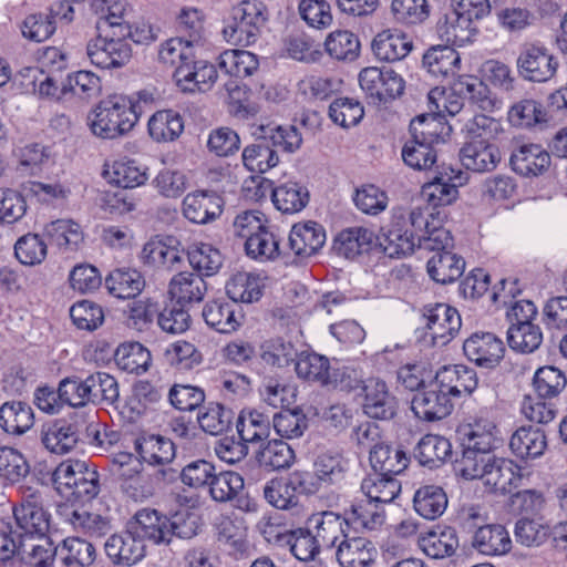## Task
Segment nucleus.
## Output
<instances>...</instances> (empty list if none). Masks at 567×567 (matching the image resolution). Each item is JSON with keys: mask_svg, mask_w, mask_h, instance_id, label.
<instances>
[{"mask_svg": "<svg viewBox=\"0 0 567 567\" xmlns=\"http://www.w3.org/2000/svg\"><path fill=\"white\" fill-rule=\"evenodd\" d=\"M429 110L433 114L431 118L454 116L464 107V100L476 105L483 112H493L496 101L491 96L488 87L476 76L462 75L454 81L452 87L446 91L441 87L432 89L427 94Z\"/></svg>", "mask_w": 567, "mask_h": 567, "instance_id": "f257e3e1", "label": "nucleus"}, {"mask_svg": "<svg viewBox=\"0 0 567 567\" xmlns=\"http://www.w3.org/2000/svg\"><path fill=\"white\" fill-rule=\"evenodd\" d=\"M451 128L435 118L425 115L412 120L410 132L412 138L402 148V159L415 171H429L437 163V153L434 146L444 142V134Z\"/></svg>", "mask_w": 567, "mask_h": 567, "instance_id": "f03ea898", "label": "nucleus"}, {"mask_svg": "<svg viewBox=\"0 0 567 567\" xmlns=\"http://www.w3.org/2000/svg\"><path fill=\"white\" fill-rule=\"evenodd\" d=\"M138 105L133 97L112 95L100 102L89 115L91 132L101 138L114 140L126 135L138 122Z\"/></svg>", "mask_w": 567, "mask_h": 567, "instance_id": "7ed1b4c3", "label": "nucleus"}, {"mask_svg": "<svg viewBox=\"0 0 567 567\" xmlns=\"http://www.w3.org/2000/svg\"><path fill=\"white\" fill-rule=\"evenodd\" d=\"M426 208L414 206L410 209L395 207L384 234L383 249L391 258L411 255L419 247V230L425 223Z\"/></svg>", "mask_w": 567, "mask_h": 567, "instance_id": "20e7f679", "label": "nucleus"}, {"mask_svg": "<svg viewBox=\"0 0 567 567\" xmlns=\"http://www.w3.org/2000/svg\"><path fill=\"white\" fill-rule=\"evenodd\" d=\"M461 475L466 480H481L488 492L501 495L512 494L525 480L524 471L516 462L495 455H488Z\"/></svg>", "mask_w": 567, "mask_h": 567, "instance_id": "39448f33", "label": "nucleus"}, {"mask_svg": "<svg viewBox=\"0 0 567 567\" xmlns=\"http://www.w3.org/2000/svg\"><path fill=\"white\" fill-rule=\"evenodd\" d=\"M495 424L483 417L474 419L473 422L461 425L457 429V439L462 447V456L457 461L460 473L476 467V463L491 455L495 447Z\"/></svg>", "mask_w": 567, "mask_h": 567, "instance_id": "423d86ee", "label": "nucleus"}, {"mask_svg": "<svg viewBox=\"0 0 567 567\" xmlns=\"http://www.w3.org/2000/svg\"><path fill=\"white\" fill-rule=\"evenodd\" d=\"M131 39L140 43L141 39L133 37L107 35L99 32V35L89 41L86 54L91 63L100 69H118L124 66L132 58Z\"/></svg>", "mask_w": 567, "mask_h": 567, "instance_id": "0eeeda50", "label": "nucleus"}, {"mask_svg": "<svg viewBox=\"0 0 567 567\" xmlns=\"http://www.w3.org/2000/svg\"><path fill=\"white\" fill-rule=\"evenodd\" d=\"M359 84L374 104L390 102L400 96L405 87L403 78L391 68L369 66L359 73Z\"/></svg>", "mask_w": 567, "mask_h": 567, "instance_id": "6e6552de", "label": "nucleus"}, {"mask_svg": "<svg viewBox=\"0 0 567 567\" xmlns=\"http://www.w3.org/2000/svg\"><path fill=\"white\" fill-rule=\"evenodd\" d=\"M518 73L527 81L544 83L551 80L559 62L554 53L544 44L526 43L517 58Z\"/></svg>", "mask_w": 567, "mask_h": 567, "instance_id": "1a4fd4ad", "label": "nucleus"}, {"mask_svg": "<svg viewBox=\"0 0 567 567\" xmlns=\"http://www.w3.org/2000/svg\"><path fill=\"white\" fill-rule=\"evenodd\" d=\"M422 311L426 333L434 346H445L461 329L458 311L446 303L426 305Z\"/></svg>", "mask_w": 567, "mask_h": 567, "instance_id": "9d476101", "label": "nucleus"}, {"mask_svg": "<svg viewBox=\"0 0 567 567\" xmlns=\"http://www.w3.org/2000/svg\"><path fill=\"white\" fill-rule=\"evenodd\" d=\"M13 515L21 530L20 538L47 536L50 527V514L44 509L39 493L24 496L22 503L14 507Z\"/></svg>", "mask_w": 567, "mask_h": 567, "instance_id": "9b49d317", "label": "nucleus"}, {"mask_svg": "<svg viewBox=\"0 0 567 567\" xmlns=\"http://www.w3.org/2000/svg\"><path fill=\"white\" fill-rule=\"evenodd\" d=\"M465 357L477 367L493 369L504 358L505 346L492 332H474L463 343Z\"/></svg>", "mask_w": 567, "mask_h": 567, "instance_id": "f8f14e48", "label": "nucleus"}, {"mask_svg": "<svg viewBox=\"0 0 567 567\" xmlns=\"http://www.w3.org/2000/svg\"><path fill=\"white\" fill-rule=\"evenodd\" d=\"M411 409L421 420L436 421L451 414L453 403L451 396L440 388L434 379L429 386L423 388L413 395Z\"/></svg>", "mask_w": 567, "mask_h": 567, "instance_id": "ddd939ff", "label": "nucleus"}, {"mask_svg": "<svg viewBox=\"0 0 567 567\" xmlns=\"http://www.w3.org/2000/svg\"><path fill=\"white\" fill-rule=\"evenodd\" d=\"M223 206V198L215 192L196 190L188 193L184 197L182 213L188 221L206 225L220 217Z\"/></svg>", "mask_w": 567, "mask_h": 567, "instance_id": "4468645a", "label": "nucleus"}, {"mask_svg": "<svg viewBox=\"0 0 567 567\" xmlns=\"http://www.w3.org/2000/svg\"><path fill=\"white\" fill-rule=\"evenodd\" d=\"M104 549L114 565L123 567L134 566L145 557L144 540L138 538L132 528L111 535L104 544Z\"/></svg>", "mask_w": 567, "mask_h": 567, "instance_id": "2eb2a0df", "label": "nucleus"}, {"mask_svg": "<svg viewBox=\"0 0 567 567\" xmlns=\"http://www.w3.org/2000/svg\"><path fill=\"white\" fill-rule=\"evenodd\" d=\"M462 165L476 173L491 172L501 162V152L494 141L468 140L460 150Z\"/></svg>", "mask_w": 567, "mask_h": 567, "instance_id": "dca6fc26", "label": "nucleus"}, {"mask_svg": "<svg viewBox=\"0 0 567 567\" xmlns=\"http://www.w3.org/2000/svg\"><path fill=\"white\" fill-rule=\"evenodd\" d=\"M56 514L73 530L90 537H102L110 530V522L105 517L90 513L73 504H60Z\"/></svg>", "mask_w": 567, "mask_h": 567, "instance_id": "f3484780", "label": "nucleus"}, {"mask_svg": "<svg viewBox=\"0 0 567 567\" xmlns=\"http://www.w3.org/2000/svg\"><path fill=\"white\" fill-rule=\"evenodd\" d=\"M451 399L472 394L478 386V377L473 368L464 364L445 365L434 378Z\"/></svg>", "mask_w": 567, "mask_h": 567, "instance_id": "a211bd4d", "label": "nucleus"}, {"mask_svg": "<svg viewBox=\"0 0 567 567\" xmlns=\"http://www.w3.org/2000/svg\"><path fill=\"white\" fill-rule=\"evenodd\" d=\"M364 413L375 420H391L396 414L398 401L384 381L370 379L364 385Z\"/></svg>", "mask_w": 567, "mask_h": 567, "instance_id": "6ab92c4d", "label": "nucleus"}, {"mask_svg": "<svg viewBox=\"0 0 567 567\" xmlns=\"http://www.w3.org/2000/svg\"><path fill=\"white\" fill-rule=\"evenodd\" d=\"M97 32L116 37H133L132 27L127 21L128 6L123 0H102L96 8Z\"/></svg>", "mask_w": 567, "mask_h": 567, "instance_id": "aec40b11", "label": "nucleus"}, {"mask_svg": "<svg viewBox=\"0 0 567 567\" xmlns=\"http://www.w3.org/2000/svg\"><path fill=\"white\" fill-rule=\"evenodd\" d=\"M336 558L341 567H368L377 556L371 540L347 534L336 546Z\"/></svg>", "mask_w": 567, "mask_h": 567, "instance_id": "412c9836", "label": "nucleus"}, {"mask_svg": "<svg viewBox=\"0 0 567 567\" xmlns=\"http://www.w3.org/2000/svg\"><path fill=\"white\" fill-rule=\"evenodd\" d=\"M40 440L49 452L63 455L76 446L79 433L74 424L65 420H55L42 424Z\"/></svg>", "mask_w": 567, "mask_h": 567, "instance_id": "4be33fe9", "label": "nucleus"}, {"mask_svg": "<svg viewBox=\"0 0 567 567\" xmlns=\"http://www.w3.org/2000/svg\"><path fill=\"white\" fill-rule=\"evenodd\" d=\"M344 526H349L346 517L326 511L312 514L308 518V527L320 546L332 548L347 535Z\"/></svg>", "mask_w": 567, "mask_h": 567, "instance_id": "5701e85b", "label": "nucleus"}, {"mask_svg": "<svg viewBox=\"0 0 567 567\" xmlns=\"http://www.w3.org/2000/svg\"><path fill=\"white\" fill-rule=\"evenodd\" d=\"M270 532L264 529L265 535L268 540L271 537H275L277 543L281 546L289 547L290 553L300 561H309L315 559V557L319 554L320 545L316 540V537L312 535L311 530L298 528L296 530H286L285 533H277L272 535V525H268Z\"/></svg>", "mask_w": 567, "mask_h": 567, "instance_id": "b1692460", "label": "nucleus"}, {"mask_svg": "<svg viewBox=\"0 0 567 567\" xmlns=\"http://www.w3.org/2000/svg\"><path fill=\"white\" fill-rule=\"evenodd\" d=\"M371 48L378 60L395 62L409 55L413 41L403 32L384 30L374 37Z\"/></svg>", "mask_w": 567, "mask_h": 567, "instance_id": "393cba45", "label": "nucleus"}, {"mask_svg": "<svg viewBox=\"0 0 567 567\" xmlns=\"http://www.w3.org/2000/svg\"><path fill=\"white\" fill-rule=\"evenodd\" d=\"M58 546L48 536L21 537L19 559L29 567H54Z\"/></svg>", "mask_w": 567, "mask_h": 567, "instance_id": "a878e982", "label": "nucleus"}, {"mask_svg": "<svg viewBox=\"0 0 567 567\" xmlns=\"http://www.w3.org/2000/svg\"><path fill=\"white\" fill-rule=\"evenodd\" d=\"M326 243L324 228L316 221L296 224L289 234V246L299 257L315 255Z\"/></svg>", "mask_w": 567, "mask_h": 567, "instance_id": "bb28decb", "label": "nucleus"}, {"mask_svg": "<svg viewBox=\"0 0 567 567\" xmlns=\"http://www.w3.org/2000/svg\"><path fill=\"white\" fill-rule=\"evenodd\" d=\"M207 292L204 278L195 272L181 271L172 277L168 284V295L179 306L200 302Z\"/></svg>", "mask_w": 567, "mask_h": 567, "instance_id": "cd10ccee", "label": "nucleus"}, {"mask_svg": "<svg viewBox=\"0 0 567 567\" xmlns=\"http://www.w3.org/2000/svg\"><path fill=\"white\" fill-rule=\"evenodd\" d=\"M134 447L140 458L152 466H165L175 457L174 443L162 435H142L135 440Z\"/></svg>", "mask_w": 567, "mask_h": 567, "instance_id": "c85d7f7f", "label": "nucleus"}, {"mask_svg": "<svg viewBox=\"0 0 567 567\" xmlns=\"http://www.w3.org/2000/svg\"><path fill=\"white\" fill-rule=\"evenodd\" d=\"M217 76L213 64L194 59L192 64L179 68L176 74V84L184 92H206L212 89Z\"/></svg>", "mask_w": 567, "mask_h": 567, "instance_id": "c756f323", "label": "nucleus"}, {"mask_svg": "<svg viewBox=\"0 0 567 567\" xmlns=\"http://www.w3.org/2000/svg\"><path fill=\"white\" fill-rule=\"evenodd\" d=\"M511 165L522 176H538L549 168L550 155L540 145L526 144L512 154Z\"/></svg>", "mask_w": 567, "mask_h": 567, "instance_id": "7c9ffc66", "label": "nucleus"}, {"mask_svg": "<svg viewBox=\"0 0 567 567\" xmlns=\"http://www.w3.org/2000/svg\"><path fill=\"white\" fill-rule=\"evenodd\" d=\"M141 539L154 544H168L169 518L156 509L143 508L135 514V523L131 527Z\"/></svg>", "mask_w": 567, "mask_h": 567, "instance_id": "2f4dec72", "label": "nucleus"}, {"mask_svg": "<svg viewBox=\"0 0 567 567\" xmlns=\"http://www.w3.org/2000/svg\"><path fill=\"white\" fill-rule=\"evenodd\" d=\"M254 135L266 140L274 150L288 154L297 152L302 144L301 133L293 125L261 124L257 126Z\"/></svg>", "mask_w": 567, "mask_h": 567, "instance_id": "473e14b6", "label": "nucleus"}, {"mask_svg": "<svg viewBox=\"0 0 567 567\" xmlns=\"http://www.w3.org/2000/svg\"><path fill=\"white\" fill-rule=\"evenodd\" d=\"M439 168V166H436ZM453 176L446 172L435 169L433 178L422 186L421 198L429 207L436 208L440 206L451 205L457 198V187L452 184Z\"/></svg>", "mask_w": 567, "mask_h": 567, "instance_id": "72a5a7b5", "label": "nucleus"}, {"mask_svg": "<svg viewBox=\"0 0 567 567\" xmlns=\"http://www.w3.org/2000/svg\"><path fill=\"white\" fill-rule=\"evenodd\" d=\"M473 546L484 555L499 556L512 548V539L503 525L480 526L473 537Z\"/></svg>", "mask_w": 567, "mask_h": 567, "instance_id": "f704fd0d", "label": "nucleus"}, {"mask_svg": "<svg viewBox=\"0 0 567 567\" xmlns=\"http://www.w3.org/2000/svg\"><path fill=\"white\" fill-rule=\"evenodd\" d=\"M34 424L32 408L22 401H8L0 406V427L10 435H22Z\"/></svg>", "mask_w": 567, "mask_h": 567, "instance_id": "c9c22d12", "label": "nucleus"}, {"mask_svg": "<svg viewBox=\"0 0 567 567\" xmlns=\"http://www.w3.org/2000/svg\"><path fill=\"white\" fill-rule=\"evenodd\" d=\"M546 447L547 439L544 431L533 426L517 429L509 440L511 451L523 460L542 456Z\"/></svg>", "mask_w": 567, "mask_h": 567, "instance_id": "e433bc0d", "label": "nucleus"}, {"mask_svg": "<svg viewBox=\"0 0 567 567\" xmlns=\"http://www.w3.org/2000/svg\"><path fill=\"white\" fill-rule=\"evenodd\" d=\"M346 515L349 525L368 530L379 529L385 522L383 506L367 496L353 502Z\"/></svg>", "mask_w": 567, "mask_h": 567, "instance_id": "4c0bfd02", "label": "nucleus"}, {"mask_svg": "<svg viewBox=\"0 0 567 567\" xmlns=\"http://www.w3.org/2000/svg\"><path fill=\"white\" fill-rule=\"evenodd\" d=\"M373 243V233L364 227H350L341 230L334 238L333 251L348 259L367 252Z\"/></svg>", "mask_w": 567, "mask_h": 567, "instance_id": "58836bf2", "label": "nucleus"}, {"mask_svg": "<svg viewBox=\"0 0 567 567\" xmlns=\"http://www.w3.org/2000/svg\"><path fill=\"white\" fill-rule=\"evenodd\" d=\"M417 544L426 556L442 559L455 554L458 548V537L453 527H444L419 537Z\"/></svg>", "mask_w": 567, "mask_h": 567, "instance_id": "ea45409f", "label": "nucleus"}, {"mask_svg": "<svg viewBox=\"0 0 567 567\" xmlns=\"http://www.w3.org/2000/svg\"><path fill=\"white\" fill-rule=\"evenodd\" d=\"M331 365L330 360L326 355L308 351L297 354L295 361V370L300 379L321 386H328L331 383L329 377Z\"/></svg>", "mask_w": 567, "mask_h": 567, "instance_id": "a19ab883", "label": "nucleus"}, {"mask_svg": "<svg viewBox=\"0 0 567 567\" xmlns=\"http://www.w3.org/2000/svg\"><path fill=\"white\" fill-rule=\"evenodd\" d=\"M439 35L447 43L464 47L472 42L477 34L473 22L461 17L455 11L444 14L436 24Z\"/></svg>", "mask_w": 567, "mask_h": 567, "instance_id": "79ce46f5", "label": "nucleus"}, {"mask_svg": "<svg viewBox=\"0 0 567 567\" xmlns=\"http://www.w3.org/2000/svg\"><path fill=\"white\" fill-rule=\"evenodd\" d=\"M423 66L435 78L454 75L460 69L461 58L451 45L431 47L423 54Z\"/></svg>", "mask_w": 567, "mask_h": 567, "instance_id": "37998d69", "label": "nucleus"}, {"mask_svg": "<svg viewBox=\"0 0 567 567\" xmlns=\"http://www.w3.org/2000/svg\"><path fill=\"white\" fill-rule=\"evenodd\" d=\"M58 555L66 567H89L96 558V550L89 540L70 536L58 545Z\"/></svg>", "mask_w": 567, "mask_h": 567, "instance_id": "c03bdc74", "label": "nucleus"}, {"mask_svg": "<svg viewBox=\"0 0 567 567\" xmlns=\"http://www.w3.org/2000/svg\"><path fill=\"white\" fill-rule=\"evenodd\" d=\"M309 198L307 187L293 181L280 184L271 193L275 207L284 214L301 212L309 203Z\"/></svg>", "mask_w": 567, "mask_h": 567, "instance_id": "a18cd8bd", "label": "nucleus"}, {"mask_svg": "<svg viewBox=\"0 0 567 567\" xmlns=\"http://www.w3.org/2000/svg\"><path fill=\"white\" fill-rule=\"evenodd\" d=\"M203 318L212 329L220 333H231L240 326L235 303L220 299L205 305Z\"/></svg>", "mask_w": 567, "mask_h": 567, "instance_id": "49530a36", "label": "nucleus"}, {"mask_svg": "<svg viewBox=\"0 0 567 567\" xmlns=\"http://www.w3.org/2000/svg\"><path fill=\"white\" fill-rule=\"evenodd\" d=\"M415 512L425 519L433 520L443 515L447 507V496L437 485L419 487L413 497Z\"/></svg>", "mask_w": 567, "mask_h": 567, "instance_id": "de8ad7c7", "label": "nucleus"}, {"mask_svg": "<svg viewBox=\"0 0 567 567\" xmlns=\"http://www.w3.org/2000/svg\"><path fill=\"white\" fill-rule=\"evenodd\" d=\"M464 269V259L451 251L435 254L426 264L429 276L442 285L451 284L458 279L463 275Z\"/></svg>", "mask_w": 567, "mask_h": 567, "instance_id": "09e8293b", "label": "nucleus"}, {"mask_svg": "<svg viewBox=\"0 0 567 567\" xmlns=\"http://www.w3.org/2000/svg\"><path fill=\"white\" fill-rule=\"evenodd\" d=\"M361 491L364 496L383 505L398 497L401 492V483L393 475L374 472L362 480Z\"/></svg>", "mask_w": 567, "mask_h": 567, "instance_id": "8fccbe9b", "label": "nucleus"}, {"mask_svg": "<svg viewBox=\"0 0 567 567\" xmlns=\"http://www.w3.org/2000/svg\"><path fill=\"white\" fill-rule=\"evenodd\" d=\"M105 287L118 299L135 298L144 289L145 280L135 269H115L106 277Z\"/></svg>", "mask_w": 567, "mask_h": 567, "instance_id": "3c124183", "label": "nucleus"}, {"mask_svg": "<svg viewBox=\"0 0 567 567\" xmlns=\"http://www.w3.org/2000/svg\"><path fill=\"white\" fill-rule=\"evenodd\" d=\"M369 460L374 472L393 476L401 474L410 463V458L402 449L384 442L370 452Z\"/></svg>", "mask_w": 567, "mask_h": 567, "instance_id": "603ef678", "label": "nucleus"}, {"mask_svg": "<svg viewBox=\"0 0 567 567\" xmlns=\"http://www.w3.org/2000/svg\"><path fill=\"white\" fill-rule=\"evenodd\" d=\"M270 419L257 410H243L238 415L236 429L239 437L246 443H257L270 434Z\"/></svg>", "mask_w": 567, "mask_h": 567, "instance_id": "864d4df0", "label": "nucleus"}, {"mask_svg": "<svg viewBox=\"0 0 567 567\" xmlns=\"http://www.w3.org/2000/svg\"><path fill=\"white\" fill-rule=\"evenodd\" d=\"M148 133L155 142H172L184 131L181 114L173 110H162L148 120Z\"/></svg>", "mask_w": 567, "mask_h": 567, "instance_id": "5fc2aeb1", "label": "nucleus"}, {"mask_svg": "<svg viewBox=\"0 0 567 567\" xmlns=\"http://www.w3.org/2000/svg\"><path fill=\"white\" fill-rule=\"evenodd\" d=\"M244 166L252 172L264 174L279 163L277 151L266 140L256 137V143L246 146L241 154Z\"/></svg>", "mask_w": 567, "mask_h": 567, "instance_id": "6e6d98bb", "label": "nucleus"}, {"mask_svg": "<svg viewBox=\"0 0 567 567\" xmlns=\"http://www.w3.org/2000/svg\"><path fill=\"white\" fill-rule=\"evenodd\" d=\"M264 287L265 285L258 275L238 272L227 281L226 292L235 302L251 303L261 298Z\"/></svg>", "mask_w": 567, "mask_h": 567, "instance_id": "4d7b16f0", "label": "nucleus"}, {"mask_svg": "<svg viewBox=\"0 0 567 567\" xmlns=\"http://www.w3.org/2000/svg\"><path fill=\"white\" fill-rule=\"evenodd\" d=\"M452 452L451 443L447 439L426 434L423 436L415 447V457L419 462L429 467L440 466Z\"/></svg>", "mask_w": 567, "mask_h": 567, "instance_id": "13d9d810", "label": "nucleus"}, {"mask_svg": "<svg viewBox=\"0 0 567 567\" xmlns=\"http://www.w3.org/2000/svg\"><path fill=\"white\" fill-rule=\"evenodd\" d=\"M189 265L198 275L213 276L223 265L220 251L206 243H195L187 249Z\"/></svg>", "mask_w": 567, "mask_h": 567, "instance_id": "bf43d9fd", "label": "nucleus"}, {"mask_svg": "<svg viewBox=\"0 0 567 567\" xmlns=\"http://www.w3.org/2000/svg\"><path fill=\"white\" fill-rule=\"evenodd\" d=\"M218 66L230 76L247 78L258 70L259 61L249 51L226 50L218 58Z\"/></svg>", "mask_w": 567, "mask_h": 567, "instance_id": "052dcab7", "label": "nucleus"}, {"mask_svg": "<svg viewBox=\"0 0 567 567\" xmlns=\"http://www.w3.org/2000/svg\"><path fill=\"white\" fill-rule=\"evenodd\" d=\"M297 349L293 343L282 338L265 340L259 347L261 362L270 368H285L296 361Z\"/></svg>", "mask_w": 567, "mask_h": 567, "instance_id": "680f3d73", "label": "nucleus"}, {"mask_svg": "<svg viewBox=\"0 0 567 567\" xmlns=\"http://www.w3.org/2000/svg\"><path fill=\"white\" fill-rule=\"evenodd\" d=\"M117 367L128 373L141 374L147 371L152 357L140 342L121 344L114 354Z\"/></svg>", "mask_w": 567, "mask_h": 567, "instance_id": "e2e57ef3", "label": "nucleus"}, {"mask_svg": "<svg viewBox=\"0 0 567 567\" xmlns=\"http://www.w3.org/2000/svg\"><path fill=\"white\" fill-rule=\"evenodd\" d=\"M159 61L174 69V79L181 66L192 64L195 59L194 44L184 38H172L164 42L158 52Z\"/></svg>", "mask_w": 567, "mask_h": 567, "instance_id": "0e129e2a", "label": "nucleus"}, {"mask_svg": "<svg viewBox=\"0 0 567 567\" xmlns=\"http://www.w3.org/2000/svg\"><path fill=\"white\" fill-rule=\"evenodd\" d=\"M507 342L511 349L520 353H533L543 342V332L536 323L509 326Z\"/></svg>", "mask_w": 567, "mask_h": 567, "instance_id": "69168bd1", "label": "nucleus"}, {"mask_svg": "<svg viewBox=\"0 0 567 567\" xmlns=\"http://www.w3.org/2000/svg\"><path fill=\"white\" fill-rule=\"evenodd\" d=\"M279 244V238L265 226L245 241V251L251 259L259 261L275 260L280 255Z\"/></svg>", "mask_w": 567, "mask_h": 567, "instance_id": "338daca9", "label": "nucleus"}, {"mask_svg": "<svg viewBox=\"0 0 567 567\" xmlns=\"http://www.w3.org/2000/svg\"><path fill=\"white\" fill-rule=\"evenodd\" d=\"M234 420V412L219 403H208L198 413L197 421L200 429L210 434L219 435L230 429Z\"/></svg>", "mask_w": 567, "mask_h": 567, "instance_id": "774afa93", "label": "nucleus"}]
</instances>
